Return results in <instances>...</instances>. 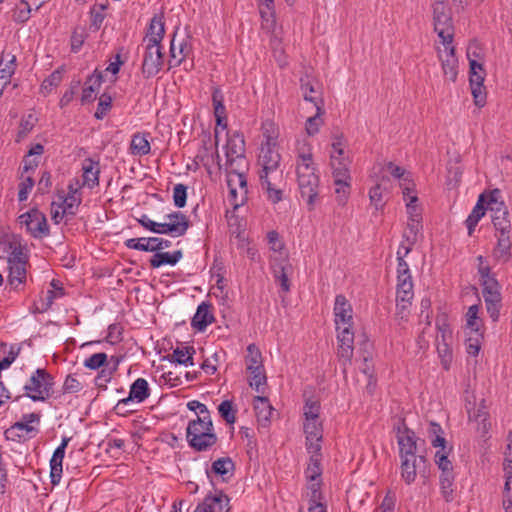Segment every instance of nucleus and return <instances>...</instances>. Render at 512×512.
Segmentation results:
<instances>
[{
	"label": "nucleus",
	"mask_w": 512,
	"mask_h": 512,
	"mask_svg": "<svg viewBox=\"0 0 512 512\" xmlns=\"http://www.w3.org/2000/svg\"><path fill=\"white\" fill-rule=\"evenodd\" d=\"M166 217L169 222L158 223L143 214L138 222L142 227L156 234H167L172 237H181L186 234L190 227V221L184 213L175 211Z\"/></svg>",
	"instance_id": "f257e3e1"
},
{
	"label": "nucleus",
	"mask_w": 512,
	"mask_h": 512,
	"mask_svg": "<svg viewBox=\"0 0 512 512\" xmlns=\"http://www.w3.org/2000/svg\"><path fill=\"white\" fill-rule=\"evenodd\" d=\"M54 378L45 369L38 368L25 383L23 389L25 396L33 401H45L49 399L54 391Z\"/></svg>",
	"instance_id": "f03ea898"
},
{
	"label": "nucleus",
	"mask_w": 512,
	"mask_h": 512,
	"mask_svg": "<svg viewBox=\"0 0 512 512\" xmlns=\"http://www.w3.org/2000/svg\"><path fill=\"white\" fill-rule=\"evenodd\" d=\"M434 31L441 39L443 45L453 42L454 27L450 9L443 1H435L432 4Z\"/></svg>",
	"instance_id": "7ed1b4c3"
},
{
	"label": "nucleus",
	"mask_w": 512,
	"mask_h": 512,
	"mask_svg": "<svg viewBox=\"0 0 512 512\" xmlns=\"http://www.w3.org/2000/svg\"><path fill=\"white\" fill-rule=\"evenodd\" d=\"M396 432L397 443L399 446V457H416L417 438L415 432L408 428L404 418H398L393 427Z\"/></svg>",
	"instance_id": "20e7f679"
},
{
	"label": "nucleus",
	"mask_w": 512,
	"mask_h": 512,
	"mask_svg": "<svg viewBox=\"0 0 512 512\" xmlns=\"http://www.w3.org/2000/svg\"><path fill=\"white\" fill-rule=\"evenodd\" d=\"M434 458L435 463L441 470L439 478L441 493L446 502H451L454 498L453 484L455 479L452 462L448 459L445 453L441 451H436Z\"/></svg>",
	"instance_id": "39448f33"
},
{
	"label": "nucleus",
	"mask_w": 512,
	"mask_h": 512,
	"mask_svg": "<svg viewBox=\"0 0 512 512\" xmlns=\"http://www.w3.org/2000/svg\"><path fill=\"white\" fill-rule=\"evenodd\" d=\"M21 226H25L27 232L34 238H43L49 235V226L44 213L37 208H32L18 217Z\"/></svg>",
	"instance_id": "423d86ee"
},
{
	"label": "nucleus",
	"mask_w": 512,
	"mask_h": 512,
	"mask_svg": "<svg viewBox=\"0 0 512 512\" xmlns=\"http://www.w3.org/2000/svg\"><path fill=\"white\" fill-rule=\"evenodd\" d=\"M400 460L401 478L407 485L415 482L417 474L427 478L430 464L425 456L403 457Z\"/></svg>",
	"instance_id": "0eeeda50"
},
{
	"label": "nucleus",
	"mask_w": 512,
	"mask_h": 512,
	"mask_svg": "<svg viewBox=\"0 0 512 512\" xmlns=\"http://www.w3.org/2000/svg\"><path fill=\"white\" fill-rule=\"evenodd\" d=\"M163 65V53L161 45H156L153 40L152 44H145L141 72L145 79L156 76Z\"/></svg>",
	"instance_id": "6e6552de"
},
{
	"label": "nucleus",
	"mask_w": 512,
	"mask_h": 512,
	"mask_svg": "<svg viewBox=\"0 0 512 512\" xmlns=\"http://www.w3.org/2000/svg\"><path fill=\"white\" fill-rule=\"evenodd\" d=\"M469 82L474 103L478 107H483L486 103V92L483 85L485 79V70L483 65L475 59H470Z\"/></svg>",
	"instance_id": "1a4fd4ad"
},
{
	"label": "nucleus",
	"mask_w": 512,
	"mask_h": 512,
	"mask_svg": "<svg viewBox=\"0 0 512 512\" xmlns=\"http://www.w3.org/2000/svg\"><path fill=\"white\" fill-rule=\"evenodd\" d=\"M412 191H413V189L408 186L403 188V196H404V199L408 201L407 202V210H408V213L410 214V222H408V224H407V229H408L410 235L405 234V237H406L407 241L410 242L409 246H411V247L416 242V237H417V234L419 232V227H420L419 219L415 218V217L419 216V214L417 212V207L415 205V203L418 201V197L416 195L410 196V193Z\"/></svg>",
	"instance_id": "9d476101"
},
{
	"label": "nucleus",
	"mask_w": 512,
	"mask_h": 512,
	"mask_svg": "<svg viewBox=\"0 0 512 512\" xmlns=\"http://www.w3.org/2000/svg\"><path fill=\"white\" fill-rule=\"evenodd\" d=\"M352 326L340 327L337 330L338 339V352L337 355L345 366L351 363L354 351V332L351 330Z\"/></svg>",
	"instance_id": "9b49d317"
},
{
	"label": "nucleus",
	"mask_w": 512,
	"mask_h": 512,
	"mask_svg": "<svg viewBox=\"0 0 512 512\" xmlns=\"http://www.w3.org/2000/svg\"><path fill=\"white\" fill-rule=\"evenodd\" d=\"M226 157L230 167H232L233 163L236 161L242 162L245 160V139L241 132L234 131L228 134Z\"/></svg>",
	"instance_id": "f8f14e48"
},
{
	"label": "nucleus",
	"mask_w": 512,
	"mask_h": 512,
	"mask_svg": "<svg viewBox=\"0 0 512 512\" xmlns=\"http://www.w3.org/2000/svg\"><path fill=\"white\" fill-rule=\"evenodd\" d=\"M303 430L306 436L307 452L321 451V442L323 439V426L320 420H305Z\"/></svg>",
	"instance_id": "ddd939ff"
},
{
	"label": "nucleus",
	"mask_w": 512,
	"mask_h": 512,
	"mask_svg": "<svg viewBox=\"0 0 512 512\" xmlns=\"http://www.w3.org/2000/svg\"><path fill=\"white\" fill-rule=\"evenodd\" d=\"M170 245L171 241L159 237L130 238L125 241V246L129 249L155 253L170 247Z\"/></svg>",
	"instance_id": "4468645a"
},
{
	"label": "nucleus",
	"mask_w": 512,
	"mask_h": 512,
	"mask_svg": "<svg viewBox=\"0 0 512 512\" xmlns=\"http://www.w3.org/2000/svg\"><path fill=\"white\" fill-rule=\"evenodd\" d=\"M334 315H335V324L336 329L339 330L340 327L344 326H352L353 324V309L350 302L347 298L339 294L335 297L334 303Z\"/></svg>",
	"instance_id": "2eb2a0df"
},
{
	"label": "nucleus",
	"mask_w": 512,
	"mask_h": 512,
	"mask_svg": "<svg viewBox=\"0 0 512 512\" xmlns=\"http://www.w3.org/2000/svg\"><path fill=\"white\" fill-rule=\"evenodd\" d=\"M281 156L274 146L267 144V146L261 149L259 156V162L262 165V170L259 175H274L277 174L279 168Z\"/></svg>",
	"instance_id": "dca6fc26"
},
{
	"label": "nucleus",
	"mask_w": 512,
	"mask_h": 512,
	"mask_svg": "<svg viewBox=\"0 0 512 512\" xmlns=\"http://www.w3.org/2000/svg\"><path fill=\"white\" fill-rule=\"evenodd\" d=\"M299 190L302 198L306 200V203L313 208L315 200L318 196L319 177L317 175H302L297 178Z\"/></svg>",
	"instance_id": "f3484780"
},
{
	"label": "nucleus",
	"mask_w": 512,
	"mask_h": 512,
	"mask_svg": "<svg viewBox=\"0 0 512 512\" xmlns=\"http://www.w3.org/2000/svg\"><path fill=\"white\" fill-rule=\"evenodd\" d=\"M253 406L258 425L263 428L269 427L271 423V417L274 412V408L270 404L269 399L265 396H255L253 400Z\"/></svg>",
	"instance_id": "a211bd4d"
},
{
	"label": "nucleus",
	"mask_w": 512,
	"mask_h": 512,
	"mask_svg": "<svg viewBox=\"0 0 512 512\" xmlns=\"http://www.w3.org/2000/svg\"><path fill=\"white\" fill-rule=\"evenodd\" d=\"M149 396L150 388L148 382L144 378H138L132 383L128 397L120 400L119 408L123 407V405H129L134 400L141 403Z\"/></svg>",
	"instance_id": "6ab92c4d"
},
{
	"label": "nucleus",
	"mask_w": 512,
	"mask_h": 512,
	"mask_svg": "<svg viewBox=\"0 0 512 512\" xmlns=\"http://www.w3.org/2000/svg\"><path fill=\"white\" fill-rule=\"evenodd\" d=\"M390 179L387 176H382L380 182L375 184L369 191L370 204L375 210H382L386 204V197L389 195V190L386 184Z\"/></svg>",
	"instance_id": "aec40b11"
},
{
	"label": "nucleus",
	"mask_w": 512,
	"mask_h": 512,
	"mask_svg": "<svg viewBox=\"0 0 512 512\" xmlns=\"http://www.w3.org/2000/svg\"><path fill=\"white\" fill-rule=\"evenodd\" d=\"M300 83H301L300 88H301L304 99L306 101H309L314 104V106L316 107V110L318 111V114H323L324 113V110H323L324 101L320 96V92L318 90H316L311 79L308 76L302 77L300 79Z\"/></svg>",
	"instance_id": "412c9836"
},
{
	"label": "nucleus",
	"mask_w": 512,
	"mask_h": 512,
	"mask_svg": "<svg viewBox=\"0 0 512 512\" xmlns=\"http://www.w3.org/2000/svg\"><path fill=\"white\" fill-rule=\"evenodd\" d=\"M217 441L218 437L214 432V429L196 434L187 440L189 446L197 452L209 450L217 443Z\"/></svg>",
	"instance_id": "4be33fe9"
},
{
	"label": "nucleus",
	"mask_w": 512,
	"mask_h": 512,
	"mask_svg": "<svg viewBox=\"0 0 512 512\" xmlns=\"http://www.w3.org/2000/svg\"><path fill=\"white\" fill-rule=\"evenodd\" d=\"M491 213L495 229L500 233H509L511 230V220L507 206L505 204H498V208H491Z\"/></svg>",
	"instance_id": "5701e85b"
},
{
	"label": "nucleus",
	"mask_w": 512,
	"mask_h": 512,
	"mask_svg": "<svg viewBox=\"0 0 512 512\" xmlns=\"http://www.w3.org/2000/svg\"><path fill=\"white\" fill-rule=\"evenodd\" d=\"M212 305L208 302H202L192 318L191 325L197 331H204L206 327L215 319L211 312Z\"/></svg>",
	"instance_id": "b1692460"
},
{
	"label": "nucleus",
	"mask_w": 512,
	"mask_h": 512,
	"mask_svg": "<svg viewBox=\"0 0 512 512\" xmlns=\"http://www.w3.org/2000/svg\"><path fill=\"white\" fill-rule=\"evenodd\" d=\"M165 34L163 15L155 14L150 20V24L147 30V34L143 39V43L152 44L154 40L156 45H161Z\"/></svg>",
	"instance_id": "393cba45"
},
{
	"label": "nucleus",
	"mask_w": 512,
	"mask_h": 512,
	"mask_svg": "<svg viewBox=\"0 0 512 512\" xmlns=\"http://www.w3.org/2000/svg\"><path fill=\"white\" fill-rule=\"evenodd\" d=\"M229 498L223 491H218L215 495H207L200 503L207 512H228Z\"/></svg>",
	"instance_id": "a878e982"
},
{
	"label": "nucleus",
	"mask_w": 512,
	"mask_h": 512,
	"mask_svg": "<svg viewBox=\"0 0 512 512\" xmlns=\"http://www.w3.org/2000/svg\"><path fill=\"white\" fill-rule=\"evenodd\" d=\"M485 301L487 313L493 322H497L500 316L501 308V293L500 291H486L482 292Z\"/></svg>",
	"instance_id": "bb28decb"
},
{
	"label": "nucleus",
	"mask_w": 512,
	"mask_h": 512,
	"mask_svg": "<svg viewBox=\"0 0 512 512\" xmlns=\"http://www.w3.org/2000/svg\"><path fill=\"white\" fill-rule=\"evenodd\" d=\"M58 198L61 201V204L58 206V208L62 209L61 217H74L82 202V196H75L73 194L65 195L64 191H61L58 193Z\"/></svg>",
	"instance_id": "cd10ccee"
},
{
	"label": "nucleus",
	"mask_w": 512,
	"mask_h": 512,
	"mask_svg": "<svg viewBox=\"0 0 512 512\" xmlns=\"http://www.w3.org/2000/svg\"><path fill=\"white\" fill-rule=\"evenodd\" d=\"M82 170V185H87L89 188H93L99 184V162L94 161L91 158H87L83 162Z\"/></svg>",
	"instance_id": "c85d7f7f"
},
{
	"label": "nucleus",
	"mask_w": 512,
	"mask_h": 512,
	"mask_svg": "<svg viewBox=\"0 0 512 512\" xmlns=\"http://www.w3.org/2000/svg\"><path fill=\"white\" fill-rule=\"evenodd\" d=\"M103 81V75L101 71L97 69L94 71L92 75H90L85 81V87L83 88L81 95V103L86 104L92 102L95 97L93 96L94 92L100 87Z\"/></svg>",
	"instance_id": "c756f323"
},
{
	"label": "nucleus",
	"mask_w": 512,
	"mask_h": 512,
	"mask_svg": "<svg viewBox=\"0 0 512 512\" xmlns=\"http://www.w3.org/2000/svg\"><path fill=\"white\" fill-rule=\"evenodd\" d=\"M214 425L210 415L196 416V419L190 420L186 428V439H190L201 432L213 430Z\"/></svg>",
	"instance_id": "7c9ffc66"
},
{
	"label": "nucleus",
	"mask_w": 512,
	"mask_h": 512,
	"mask_svg": "<svg viewBox=\"0 0 512 512\" xmlns=\"http://www.w3.org/2000/svg\"><path fill=\"white\" fill-rule=\"evenodd\" d=\"M7 56H10V59L5 64H3L4 54H2L0 60V97L3 95L6 86L10 84V79L16 69V56L10 54Z\"/></svg>",
	"instance_id": "2f4dec72"
},
{
	"label": "nucleus",
	"mask_w": 512,
	"mask_h": 512,
	"mask_svg": "<svg viewBox=\"0 0 512 512\" xmlns=\"http://www.w3.org/2000/svg\"><path fill=\"white\" fill-rule=\"evenodd\" d=\"M438 329L441 333L442 341L440 342L439 339L437 338V342H438L437 343V352L441 358V362H442L444 368L446 370H448L449 364L452 359V351H451L448 343L446 342V337H447L448 333L450 334V331L448 330V325H446V324H444L443 326L438 325Z\"/></svg>",
	"instance_id": "473e14b6"
},
{
	"label": "nucleus",
	"mask_w": 512,
	"mask_h": 512,
	"mask_svg": "<svg viewBox=\"0 0 512 512\" xmlns=\"http://www.w3.org/2000/svg\"><path fill=\"white\" fill-rule=\"evenodd\" d=\"M485 202H486V194L482 193L479 196L478 201H477L475 207L473 208L472 212L470 213V215L468 216V218L465 221L466 227L468 229V234L470 236L472 235L478 222L485 215V211H486Z\"/></svg>",
	"instance_id": "72a5a7b5"
},
{
	"label": "nucleus",
	"mask_w": 512,
	"mask_h": 512,
	"mask_svg": "<svg viewBox=\"0 0 512 512\" xmlns=\"http://www.w3.org/2000/svg\"><path fill=\"white\" fill-rule=\"evenodd\" d=\"M262 190L267 194L268 200L273 204L280 202L283 198V190L278 182H271L270 175H259Z\"/></svg>",
	"instance_id": "f704fd0d"
},
{
	"label": "nucleus",
	"mask_w": 512,
	"mask_h": 512,
	"mask_svg": "<svg viewBox=\"0 0 512 512\" xmlns=\"http://www.w3.org/2000/svg\"><path fill=\"white\" fill-rule=\"evenodd\" d=\"M447 50L446 59H441L442 62V69L444 75L451 80L452 82H455L457 78V59L455 57V48L450 45H444Z\"/></svg>",
	"instance_id": "c9c22d12"
},
{
	"label": "nucleus",
	"mask_w": 512,
	"mask_h": 512,
	"mask_svg": "<svg viewBox=\"0 0 512 512\" xmlns=\"http://www.w3.org/2000/svg\"><path fill=\"white\" fill-rule=\"evenodd\" d=\"M195 353L196 350L193 346H177L172 354L167 356V359L177 364L194 365L193 355Z\"/></svg>",
	"instance_id": "e433bc0d"
},
{
	"label": "nucleus",
	"mask_w": 512,
	"mask_h": 512,
	"mask_svg": "<svg viewBox=\"0 0 512 512\" xmlns=\"http://www.w3.org/2000/svg\"><path fill=\"white\" fill-rule=\"evenodd\" d=\"M511 241L509 233H500L497 246L493 251V256L503 263H506L511 258Z\"/></svg>",
	"instance_id": "4c0bfd02"
},
{
	"label": "nucleus",
	"mask_w": 512,
	"mask_h": 512,
	"mask_svg": "<svg viewBox=\"0 0 512 512\" xmlns=\"http://www.w3.org/2000/svg\"><path fill=\"white\" fill-rule=\"evenodd\" d=\"M65 456V451L62 448H56L50 459V478L52 485H57L60 482L62 475V463Z\"/></svg>",
	"instance_id": "58836bf2"
},
{
	"label": "nucleus",
	"mask_w": 512,
	"mask_h": 512,
	"mask_svg": "<svg viewBox=\"0 0 512 512\" xmlns=\"http://www.w3.org/2000/svg\"><path fill=\"white\" fill-rule=\"evenodd\" d=\"M234 470L235 464L230 457H221L211 465V472L221 476L224 481L233 475Z\"/></svg>",
	"instance_id": "ea45409f"
},
{
	"label": "nucleus",
	"mask_w": 512,
	"mask_h": 512,
	"mask_svg": "<svg viewBox=\"0 0 512 512\" xmlns=\"http://www.w3.org/2000/svg\"><path fill=\"white\" fill-rule=\"evenodd\" d=\"M310 454L309 463L305 470V476L307 480L314 482L319 479L322 475L321 451L308 452Z\"/></svg>",
	"instance_id": "a19ab883"
},
{
	"label": "nucleus",
	"mask_w": 512,
	"mask_h": 512,
	"mask_svg": "<svg viewBox=\"0 0 512 512\" xmlns=\"http://www.w3.org/2000/svg\"><path fill=\"white\" fill-rule=\"evenodd\" d=\"M331 165L333 168L334 184H343L344 182H350L351 177L349 174L348 167L344 162V159H338L336 156L331 155Z\"/></svg>",
	"instance_id": "79ce46f5"
},
{
	"label": "nucleus",
	"mask_w": 512,
	"mask_h": 512,
	"mask_svg": "<svg viewBox=\"0 0 512 512\" xmlns=\"http://www.w3.org/2000/svg\"><path fill=\"white\" fill-rule=\"evenodd\" d=\"M297 178L302 177V175H316L315 167L313 166V158L311 153H299L297 157V166H296Z\"/></svg>",
	"instance_id": "37998d69"
},
{
	"label": "nucleus",
	"mask_w": 512,
	"mask_h": 512,
	"mask_svg": "<svg viewBox=\"0 0 512 512\" xmlns=\"http://www.w3.org/2000/svg\"><path fill=\"white\" fill-rule=\"evenodd\" d=\"M482 292L500 291V285L495 275L491 273L490 267H481L479 269Z\"/></svg>",
	"instance_id": "c03bdc74"
},
{
	"label": "nucleus",
	"mask_w": 512,
	"mask_h": 512,
	"mask_svg": "<svg viewBox=\"0 0 512 512\" xmlns=\"http://www.w3.org/2000/svg\"><path fill=\"white\" fill-rule=\"evenodd\" d=\"M466 334V351L469 355L477 356L481 348L483 334L480 332L479 327H476L474 330H469Z\"/></svg>",
	"instance_id": "a18cd8bd"
},
{
	"label": "nucleus",
	"mask_w": 512,
	"mask_h": 512,
	"mask_svg": "<svg viewBox=\"0 0 512 512\" xmlns=\"http://www.w3.org/2000/svg\"><path fill=\"white\" fill-rule=\"evenodd\" d=\"M130 150L133 155L144 156L150 153L151 147L144 134L136 133L132 136Z\"/></svg>",
	"instance_id": "49530a36"
},
{
	"label": "nucleus",
	"mask_w": 512,
	"mask_h": 512,
	"mask_svg": "<svg viewBox=\"0 0 512 512\" xmlns=\"http://www.w3.org/2000/svg\"><path fill=\"white\" fill-rule=\"evenodd\" d=\"M248 372L250 374V387L258 393H264V386L267 383L264 366L258 367L257 369Z\"/></svg>",
	"instance_id": "de8ad7c7"
},
{
	"label": "nucleus",
	"mask_w": 512,
	"mask_h": 512,
	"mask_svg": "<svg viewBox=\"0 0 512 512\" xmlns=\"http://www.w3.org/2000/svg\"><path fill=\"white\" fill-rule=\"evenodd\" d=\"M248 355L246 356V369L247 371L255 370L263 366L262 355L260 350L255 344H250L247 347Z\"/></svg>",
	"instance_id": "09e8293b"
},
{
	"label": "nucleus",
	"mask_w": 512,
	"mask_h": 512,
	"mask_svg": "<svg viewBox=\"0 0 512 512\" xmlns=\"http://www.w3.org/2000/svg\"><path fill=\"white\" fill-rule=\"evenodd\" d=\"M87 37H88V33L86 32L85 27H82V26L75 27L73 29L71 37H70L71 51L73 53L79 52Z\"/></svg>",
	"instance_id": "8fccbe9b"
},
{
	"label": "nucleus",
	"mask_w": 512,
	"mask_h": 512,
	"mask_svg": "<svg viewBox=\"0 0 512 512\" xmlns=\"http://www.w3.org/2000/svg\"><path fill=\"white\" fill-rule=\"evenodd\" d=\"M404 248V253H401V248L397 251V278H409L412 277L410 273L409 266L407 262L404 260V257H406L409 252L411 251V246H402Z\"/></svg>",
	"instance_id": "3c124183"
},
{
	"label": "nucleus",
	"mask_w": 512,
	"mask_h": 512,
	"mask_svg": "<svg viewBox=\"0 0 512 512\" xmlns=\"http://www.w3.org/2000/svg\"><path fill=\"white\" fill-rule=\"evenodd\" d=\"M212 103L214 107V116L215 118H227L226 116V108L224 105V96L220 88H213L212 92Z\"/></svg>",
	"instance_id": "603ef678"
},
{
	"label": "nucleus",
	"mask_w": 512,
	"mask_h": 512,
	"mask_svg": "<svg viewBox=\"0 0 512 512\" xmlns=\"http://www.w3.org/2000/svg\"><path fill=\"white\" fill-rule=\"evenodd\" d=\"M41 418V415L39 413H28L23 414L21 421H18L14 423L11 427V430L18 429V430H25L26 432H33L35 431V428L33 426H30L29 424L32 422H39Z\"/></svg>",
	"instance_id": "864d4df0"
},
{
	"label": "nucleus",
	"mask_w": 512,
	"mask_h": 512,
	"mask_svg": "<svg viewBox=\"0 0 512 512\" xmlns=\"http://www.w3.org/2000/svg\"><path fill=\"white\" fill-rule=\"evenodd\" d=\"M321 405L320 402L313 398H308L303 407V415L305 420H319Z\"/></svg>",
	"instance_id": "5fc2aeb1"
},
{
	"label": "nucleus",
	"mask_w": 512,
	"mask_h": 512,
	"mask_svg": "<svg viewBox=\"0 0 512 512\" xmlns=\"http://www.w3.org/2000/svg\"><path fill=\"white\" fill-rule=\"evenodd\" d=\"M190 52H191V46L187 42L182 41L179 44L178 54H177L174 39L171 41L170 55H171L172 59L176 60L175 65H179L190 54Z\"/></svg>",
	"instance_id": "6e6d98bb"
},
{
	"label": "nucleus",
	"mask_w": 512,
	"mask_h": 512,
	"mask_svg": "<svg viewBox=\"0 0 512 512\" xmlns=\"http://www.w3.org/2000/svg\"><path fill=\"white\" fill-rule=\"evenodd\" d=\"M220 416L226 421L227 424H234L236 421V410L233 408V403L230 400H224L218 406Z\"/></svg>",
	"instance_id": "4d7b16f0"
},
{
	"label": "nucleus",
	"mask_w": 512,
	"mask_h": 512,
	"mask_svg": "<svg viewBox=\"0 0 512 512\" xmlns=\"http://www.w3.org/2000/svg\"><path fill=\"white\" fill-rule=\"evenodd\" d=\"M31 7L26 0H21L20 4L14 10L13 20L17 23L23 24L30 18Z\"/></svg>",
	"instance_id": "13d9d810"
},
{
	"label": "nucleus",
	"mask_w": 512,
	"mask_h": 512,
	"mask_svg": "<svg viewBox=\"0 0 512 512\" xmlns=\"http://www.w3.org/2000/svg\"><path fill=\"white\" fill-rule=\"evenodd\" d=\"M107 354L104 352H99L91 355L89 358L85 359L84 366L91 370H97L100 368H105L107 364Z\"/></svg>",
	"instance_id": "bf43d9fd"
},
{
	"label": "nucleus",
	"mask_w": 512,
	"mask_h": 512,
	"mask_svg": "<svg viewBox=\"0 0 512 512\" xmlns=\"http://www.w3.org/2000/svg\"><path fill=\"white\" fill-rule=\"evenodd\" d=\"M111 107L112 97L107 93H103L99 98L98 107L94 115L95 118L98 120L103 119L108 113V111L111 109Z\"/></svg>",
	"instance_id": "052dcab7"
},
{
	"label": "nucleus",
	"mask_w": 512,
	"mask_h": 512,
	"mask_svg": "<svg viewBox=\"0 0 512 512\" xmlns=\"http://www.w3.org/2000/svg\"><path fill=\"white\" fill-rule=\"evenodd\" d=\"M173 201L177 208H183L187 201V186L176 184L173 188Z\"/></svg>",
	"instance_id": "680f3d73"
},
{
	"label": "nucleus",
	"mask_w": 512,
	"mask_h": 512,
	"mask_svg": "<svg viewBox=\"0 0 512 512\" xmlns=\"http://www.w3.org/2000/svg\"><path fill=\"white\" fill-rule=\"evenodd\" d=\"M26 279V269L25 264H16L15 266L10 268V274L8 277L9 283L11 285L15 284H21Z\"/></svg>",
	"instance_id": "e2e57ef3"
},
{
	"label": "nucleus",
	"mask_w": 512,
	"mask_h": 512,
	"mask_svg": "<svg viewBox=\"0 0 512 512\" xmlns=\"http://www.w3.org/2000/svg\"><path fill=\"white\" fill-rule=\"evenodd\" d=\"M512 476L505 478L502 505L505 512H512Z\"/></svg>",
	"instance_id": "0e129e2a"
},
{
	"label": "nucleus",
	"mask_w": 512,
	"mask_h": 512,
	"mask_svg": "<svg viewBox=\"0 0 512 512\" xmlns=\"http://www.w3.org/2000/svg\"><path fill=\"white\" fill-rule=\"evenodd\" d=\"M150 266L152 268H159L162 265H174L171 254L169 252H157L150 258Z\"/></svg>",
	"instance_id": "69168bd1"
},
{
	"label": "nucleus",
	"mask_w": 512,
	"mask_h": 512,
	"mask_svg": "<svg viewBox=\"0 0 512 512\" xmlns=\"http://www.w3.org/2000/svg\"><path fill=\"white\" fill-rule=\"evenodd\" d=\"M336 186V200L339 205L344 206L350 195V182H344L343 184H334Z\"/></svg>",
	"instance_id": "338daca9"
},
{
	"label": "nucleus",
	"mask_w": 512,
	"mask_h": 512,
	"mask_svg": "<svg viewBox=\"0 0 512 512\" xmlns=\"http://www.w3.org/2000/svg\"><path fill=\"white\" fill-rule=\"evenodd\" d=\"M274 276L276 281L280 283L282 290L288 292L290 290V282L283 265H278L274 268Z\"/></svg>",
	"instance_id": "774afa93"
}]
</instances>
